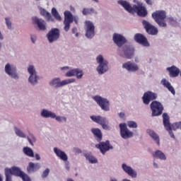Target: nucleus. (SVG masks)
I'll return each mask as SVG.
<instances>
[{"instance_id":"obj_1","label":"nucleus","mask_w":181,"mask_h":181,"mask_svg":"<svg viewBox=\"0 0 181 181\" xmlns=\"http://www.w3.org/2000/svg\"><path fill=\"white\" fill-rule=\"evenodd\" d=\"M118 4L123 6L129 13H137L138 16L141 18H145L148 15V11H146V8L144 7L142 2L138 1L133 6L128 1L124 0L118 1Z\"/></svg>"},{"instance_id":"obj_2","label":"nucleus","mask_w":181,"mask_h":181,"mask_svg":"<svg viewBox=\"0 0 181 181\" xmlns=\"http://www.w3.org/2000/svg\"><path fill=\"white\" fill-rule=\"evenodd\" d=\"M163 122L165 129L169 132L171 138H175V134H173L172 130L176 131V129H181V122L170 124V117H169L168 113L163 114Z\"/></svg>"},{"instance_id":"obj_3","label":"nucleus","mask_w":181,"mask_h":181,"mask_svg":"<svg viewBox=\"0 0 181 181\" xmlns=\"http://www.w3.org/2000/svg\"><path fill=\"white\" fill-rule=\"evenodd\" d=\"M152 18L160 28H166V11L163 10L156 11L152 13Z\"/></svg>"},{"instance_id":"obj_4","label":"nucleus","mask_w":181,"mask_h":181,"mask_svg":"<svg viewBox=\"0 0 181 181\" xmlns=\"http://www.w3.org/2000/svg\"><path fill=\"white\" fill-rule=\"evenodd\" d=\"M64 29L65 32H69V30L70 29V24L73 23V22H75V23H77V22H78V18L73 16V14L71 13V12L69 11H64Z\"/></svg>"},{"instance_id":"obj_5","label":"nucleus","mask_w":181,"mask_h":181,"mask_svg":"<svg viewBox=\"0 0 181 181\" xmlns=\"http://www.w3.org/2000/svg\"><path fill=\"white\" fill-rule=\"evenodd\" d=\"M4 172L6 181H12V175L21 177V176L23 173V172L21 170V168L15 166L12 167L11 168H5Z\"/></svg>"},{"instance_id":"obj_6","label":"nucleus","mask_w":181,"mask_h":181,"mask_svg":"<svg viewBox=\"0 0 181 181\" xmlns=\"http://www.w3.org/2000/svg\"><path fill=\"white\" fill-rule=\"evenodd\" d=\"M150 108L152 111V117H158V115H162V112H163V105L160 102L156 100L151 103Z\"/></svg>"},{"instance_id":"obj_7","label":"nucleus","mask_w":181,"mask_h":181,"mask_svg":"<svg viewBox=\"0 0 181 181\" xmlns=\"http://www.w3.org/2000/svg\"><path fill=\"white\" fill-rule=\"evenodd\" d=\"M97 63H98L99 66L97 68L98 73L99 74H104L108 70V62L107 60H104V57L103 55H99L97 58Z\"/></svg>"},{"instance_id":"obj_8","label":"nucleus","mask_w":181,"mask_h":181,"mask_svg":"<svg viewBox=\"0 0 181 181\" xmlns=\"http://www.w3.org/2000/svg\"><path fill=\"white\" fill-rule=\"evenodd\" d=\"M93 100L97 103L98 105L100 107L103 111H108L110 110V101L107 98L101 96H93Z\"/></svg>"},{"instance_id":"obj_9","label":"nucleus","mask_w":181,"mask_h":181,"mask_svg":"<svg viewBox=\"0 0 181 181\" xmlns=\"http://www.w3.org/2000/svg\"><path fill=\"white\" fill-rule=\"evenodd\" d=\"M74 81H76V79L74 78L65 79L60 81L59 78H55L49 83V86H54L55 88H59L60 87L67 86V84H71V83H74Z\"/></svg>"},{"instance_id":"obj_10","label":"nucleus","mask_w":181,"mask_h":181,"mask_svg":"<svg viewBox=\"0 0 181 181\" xmlns=\"http://www.w3.org/2000/svg\"><path fill=\"white\" fill-rule=\"evenodd\" d=\"M135 54V49L131 45H124L122 47V52L119 54L121 57L126 59H132Z\"/></svg>"},{"instance_id":"obj_11","label":"nucleus","mask_w":181,"mask_h":181,"mask_svg":"<svg viewBox=\"0 0 181 181\" xmlns=\"http://www.w3.org/2000/svg\"><path fill=\"white\" fill-rule=\"evenodd\" d=\"M120 129V135L123 139H128V138H132L134 136V133L127 127V124L120 123L119 125Z\"/></svg>"},{"instance_id":"obj_12","label":"nucleus","mask_w":181,"mask_h":181,"mask_svg":"<svg viewBox=\"0 0 181 181\" xmlns=\"http://www.w3.org/2000/svg\"><path fill=\"white\" fill-rule=\"evenodd\" d=\"M90 119L93 121V122H96V124H99L101 125L103 129H110V127L108 126V120L105 117L101 116H90Z\"/></svg>"},{"instance_id":"obj_13","label":"nucleus","mask_w":181,"mask_h":181,"mask_svg":"<svg viewBox=\"0 0 181 181\" xmlns=\"http://www.w3.org/2000/svg\"><path fill=\"white\" fill-rule=\"evenodd\" d=\"M156 98H158V94L149 90L144 93L142 96V100L145 105H148L151 101H153V100H156Z\"/></svg>"},{"instance_id":"obj_14","label":"nucleus","mask_w":181,"mask_h":181,"mask_svg":"<svg viewBox=\"0 0 181 181\" xmlns=\"http://www.w3.org/2000/svg\"><path fill=\"white\" fill-rule=\"evenodd\" d=\"M47 37L49 43H53L56 42L59 37H60V30L58 28H52L49 30L47 35Z\"/></svg>"},{"instance_id":"obj_15","label":"nucleus","mask_w":181,"mask_h":181,"mask_svg":"<svg viewBox=\"0 0 181 181\" xmlns=\"http://www.w3.org/2000/svg\"><path fill=\"white\" fill-rule=\"evenodd\" d=\"M142 25H144V29L146 30V32H147L148 35H158V28L154 25H153L152 24H151L149 22L144 20L142 21Z\"/></svg>"},{"instance_id":"obj_16","label":"nucleus","mask_w":181,"mask_h":181,"mask_svg":"<svg viewBox=\"0 0 181 181\" xmlns=\"http://www.w3.org/2000/svg\"><path fill=\"white\" fill-rule=\"evenodd\" d=\"M86 36L88 39H92V37H94L95 35V27L94 26V24L91 21H86Z\"/></svg>"},{"instance_id":"obj_17","label":"nucleus","mask_w":181,"mask_h":181,"mask_svg":"<svg viewBox=\"0 0 181 181\" xmlns=\"http://www.w3.org/2000/svg\"><path fill=\"white\" fill-rule=\"evenodd\" d=\"M95 148H98V149H100L101 153L103 155L105 154V152L110 151V149H112V146L110 144V141H102L100 142L99 144L95 145Z\"/></svg>"},{"instance_id":"obj_18","label":"nucleus","mask_w":181,"mask_h":181,"mask_svg":"<svg viewBox=\"0 0 181 181\" xmlns=\"http://www.w3.org/2000/svg\"><path fill=\"white\" fill-rule=\"evenodd\" d=\"M134 40L137 43H139V45L144 46V47H149V42H148V39L141 33L134 35Z\"/></svg>"},{"instance_id":"obj_19","label":"nucleus","mask_w":181,"mask_h":181,"mask_svg":"<svg viewBox=\"0 0 181 181\" xmlns=\"http://www.w3.org/2000/svg\"><path fill=\"white\" fill-rule=\"evenodd\" d=\"M28 71L30 74L28 78L29 82L33 85L36 84L37 83V75L36 74L35 66L30 65L28 69Z\"/></svg>"},{"instance_id":"obj_20","label":"nucleus","mask_w":181,"mask_h":181,"mask_svg":"<svg viewBox=\"0 0 181 181\" xmlns=\"http://www.w3.org/2000/svg\"><path fill=\"white\" fill-rule=\"evenodd\" d=\"M113 42L118 47H122L123 45L127 43V39L121 34L115 33L113 35Z\"/></svg>"},{"instance_id":"obj_21","label":"nucleus","mask_w":181,"mask_h":181,"mask_svg":"<svg viewBox=\"0 0 181 181\" xmlns=\"http://www.w3.org/2000/svg\"><path fill=\"white\" fill-rule=\"evenodd\" d=\"M33 25H37L39 30H46V21L36 16L32 18Z\"/></svg>"},{"instance_id":"obj_22","label":"nucleus","mask_w":181,"mask_h":181,"mask_svg":"<svg viewBox=\"0 0 181 181\" xmlns=\"http://www.w3.org/2000/svg\"><path fill=\"white\" fill-rule=\"evenodd\" d=\"M122 69H126L127 71H138V70H139L138 64L131 61L124 63L122 64Z\"/></svg>"},{"instance_id":"obj_23","label":"nucleus","mask_w":181,"mask_h":181,"mask_svg":"<svg viewBox=\"0 0 181 181\" xmlns=\"http://www.w3.org/2000/svg\"><path fill=\"white\" fill-rule=\"evenodd\" d=\"M5 72L13 78H18V74H16V67L11 66V64H7L5 66Z\"/></svg>"},{"instance_id":"obj_24","label":"nucleus","mask_w":181,"mask_h":181,"mask_svg":"<svg viewBox=\"0 0 181 181\" xmlns=\"http://www.w3.org/2000/svg\"><path fill=\"white\" fill-rule=\"evenodd\" d=\"M83 71L78 69H75L66 72L65 76L66 77H73L76 76V78H81L83 77Z\"/></svg>"},{"instance_id":"obj_25","label":"nucleus","mask_w":181,"mask_h":181,"mask_svg":"<svg viewBox=\"0 0 181 181\" xmlns=\"http://www.w3.org/2000/svg\"><path fill=\"white\" fill-rule=\"evenodd\" d=\"M54 152L57 155V156L59 158V159L64 160V162H66V160L69 159V158L67 157V154H66V153L62 151L60 148L54 147Z\"/></svg>"},{"instance_id":"obj_26","label":"nucleus","mask_w":181,"mask_h":181,"mask_svg":"<svg viewBox=\"0 0 181 181\" xmlns=\"http://www.w3.org/2000/svg\"><path fill=\"white\" fill-rule=\"evenodd\" d=\"M122 168L123 170L125 172V173H127L129 176H131V177H136V172H135L132 168L130 166L127 165V164L124 163L122 165Z\"/></svg>"},{"instance_id":"obj_27","label":"nucleus","mask_w":181,"mask_h":181,"mask_svg":"<svg viewBox=\"0 0 181 181\" xmlns=\"http://www.w3.org/2000/svg\"><path fill=\"white\" fill-rule=\"evenodd\" d=\"M168 71L170 73V77H177L180 73V69L175 66H172L171 67L167 68Z\"/></svg>"},{"instance_id":"obj_28","label":"nucleus","mask_w":181,"mask_h":181,"mask_svg":"<svg viewBox=\"0 0 181 181\" xmlns=\"http://www.w3.org/2000/svg\"><path fill=\"white\" fill-rule=\"evenodd\" d=\"M40 15L42 16H44V18H45V19H47L48 22L49 21L54 22V18H53V17L52 16V14H50V13H49L45 8H40Z\"/></svg>"},{"instance_id":"obj_29","label":"nucleus","mask_w":181,"mask_h":181,"mask_svg":"<svg viewBox=\"0 0 181 181\" xmlns=\"http://www.w3.org/2000/svg\"><path fill=\"white\" fill-rule=\"evenodd\" d=\"M91 132L93 134L95 139L98 142L103 141V133L100 129H92Z\"/></svg>"},{"instance_id":"obj_30","label":"nucleus","mask_w":181,"mask_h":181,"mask_svg":"<svg viewBox=\"0 0 181 181\" xmlns=\"http://www.w3.org/2000/svg\"><path fill=\"white\" fill-rule=\"evenodd\" d=\"M147 134L155 141V142L157 144V145L159 146L160 145V140L159 139V136L156 134L153 130L148 129L147 130Z\"/></svg>"},{"instance_id":"obj_31","label":"nucleus","mask_w":181,"mask_h":181,"mask_svg":"<svg viewBox=\"0 0 181 181\" xmlns=\"http://www.w3.org/2000/svg\"><path fill=\"white\" fill-rule=\"evenodd\" d=\"M161 84H163L165 88H168V91H170L175 95L176 94V92L175 91V88L173 86H172V84L170 83L169 81H166V79H162Z\"/></svg>"},{"instance_id":"obj_32","label":"nucleus","mask_w":181,"mask_h":181,"mask_svg":"<svg viewBox=\"0 0 181 181\" xmlns=\"http://www.w3.org/2000/svg\"><path fill=\"white\" fill-rule=\"evenodd\" d=\"M40 169V164L30 163L27 167L28 172H36Z\"/></svg>"},{"instance_id":"obj_33","label":"nucleus","mask_w":181,"mask_h":181,"mask_svg":"<svg viewBox=\"0 0 181 181\" xmlns=\"http://www.w3.org/2000/svg\"><path fill=\"white\" fill-rule=\"evenodd\" d=\"M42 117L44 118H56V114L47 110H42L41 112Z\"/></svg>"},{"instance_id":"obj_34","label":"nucleus","mask_w":181,"mask_h":181,"mask_svg":"<svg viewBox=\"0 0 181 181\" xmlns=\"http://www.w3.org/2000/svg\"><path fill=\"white\" fill-rule=\"evenodd\" d=\"M153 156L154 158H158L159 159H161L162 160H166V156H165V153L163 152L157 150L155 153L153 154Z\"/></svg>"},{"instance_id":"obj_35","label":"nucleus","mask_w":181,"mask_h":181,"mask_svg":"<svg viewBox=\"0 0 181 181\" xmlns=\"http://www.w3.org/2000/svg\"><path fill=\"white\" fill-rule=\"evenodd\" d=\"M23 152L27 156H29L30 158H34L35 153H33V150L29 147H24L23 148Z\"/></svg>"},{"instance_id":"obj_36","label":"nucleus","mask_w":181,"mask_h":181,"mask_svg":"<svg viewBox=\"0 0 181 181\" xmlns=\"http://www.w3.org/2000/svg\"><path fill=\"white\" fill-rule=\"evenodd\" d=\"M52 15L54 16V18L60 22L62 21V16H60V14H59V12L56 9V8H52Z\"/></svg>"},{"instance_id":"obj_37","label":"nucleus","mask_w":181,"mask_h":181,"mask_svg":"<svg viewBox=\"0 0 181 181\" xmlns=\"http://www.w3.org/2000/svg\"><path fill=\"white\" fill-rule=\"evenodd\" d=\"M85 157L86 158L87 160H89L90 163H97L98 162L97 158H95L94 156L88 153L85 154Z\"/></svg>"},{"instance_id":"obj_38","label":"nucleus","mask_w":181,"mask_h":181,"mask_svg":"<svg viewBox=\"0 0 181 181\" xmlns=\"http://www.w3.org/2000/svg\"><path fill=\"white\" fill-rule=\"evenodd\" d=\"M15 132L18 136H20V138H26V134H25L21 129H18V127H15Z\"/></svg>"},{"instance_id":"obj_39","label":"nucleus","mask_w":181,"mask_h":181,"mask_svg":"<svg viewBox=\"0 0 181 181\" xmlns=\"http://www.w3.org/2000/svg\"><path fill=\"white\" fill-rule=\"evenodd\" d=\"M83 15H90L94 13V8H83L82 11Z\"/></svg>"},{"instance_id":"obj_40","label":"nucleus","mask_w":181,"mask_h":181,"mask_svg":"<svg viewBox=\"0 0 181 181\" xmlns=\"http://www.w3.org/2000/svg\"><path fill=\"white\" fill-rule=\"evenodd\" d=\"M127 125L129 128H138V124L134 121L127 122Z\"/></svg>"},{"instance_id":"obj_41","label":"nucleus","mask_w":181,"mask_h":181,"mask_svg":"<svg viewBox=\"0 0 181 181\" xmlns=\"http://www.w3.org/2000/svg\"><path fill=\"white\" fill-rule=\"evenodd\" d=\"M20 177H21V179H23V181H32L30 180V177H29V175H28L27 174H25L23 172L21 174V175H20Z\"/></svg>"},{"instance_id":"obj_42","label":"nucleus","mask_w":181,"mask_h":181,"mask_svg":"<svg viewBox=\"0 0 181 181\" xmlns=\"http://www.w3.org/2000/svg\"><path fill=\"white\" fill-rule=\"evenodd\" d=\"M49 173H50V170L49 168L45 169V170L43 171L42 175V179L47 177V176H49Z\"/></svg>"},{"instance_id":"obj_43","label":"nucleus","mask_w":181,"mask_h":181,"mask_svg":"<svg viewBox=\"0 0 181 181\" xmlns=\"http://www.w3.org/2000/svg\"><path fill=\"white\" fill-rule=\"evenodd\" d=\"M54 118L57 121H58V122H62V121L66 122V121H67V119L64 117L56 116Z\"/></svg>"},{"instance_id":"obj_44","label":"nucleus","mask_w":181,"mask_h":181,"mask_svg":"<svg viewBox=\"0 0 181 181\" xmlns=\"http://www.w3.org/2000/svg\"><path fill=\"white\" fill-rule=\"evenodd\" d=\"M6 24L8 29H12V23L9 21V18H6Z\"/></svg>"},{"instance_id":"obj_45","label":"nucleus","mask_w":181,"mask_h":181,"mask_svg":"<svg viewBox=\"0 0 181 181\" xmlns=\"http://www.w3.org/2000/svg\"><path fill=\"white\" fill-rule=\"evenodd\" d=\"M74 151L76 152V153H81V150L80 148H74Z\"/></svg>"},{"instance_id":"obj_46","label":"nucleus","mask_w":181,"mask_h":181,"mask_svg":"<svg viewBox=\"0 0 181 181\" xmlns=\"http://www.w3.org/2000/svg\"><path fill=\"white\" fill-rule=\"evenodd\" d=\"M147 5H152V0H144Z\"/></svg>"},{"instance_id":"obj_47","label":"nucleus","mask_w":181,"mask_h":181,"mask_svg":"<svg viewBox=\"0 0 181 181\" xmlns=\"http://www.w3.org/2000/svg\"><path fill=\"white\" fill-rule=\"evenodd\" d=\"M119 117L120 118H124V117H125V113H124V112H120V113L119 114Z\"/></svg>"},{"instance_id":"obj_48","label":"nucleus","mask_w":181,"mask_h":181,"mask_svg":"<svg viewBox=\"0 0 181 181\" xmlns=\"http://www.w3.org/2000/svg\"><path fill=\"white\" fill-rule=\"evenodd\" d=\"M168 19L170 22H175V18H173V17H169Z\"/></svg>"},{"instance_id":"obj_49","label":"nucleus","mask_w":181,"mask_h":181,"mask_svg":"<svg viewBox=\"0 0 181 181\" xmlns=\"http://www.w3.org/2000/svg\"><path fill=\"white\" fill-rule=\"evenodd\" d=\"M35 159L37 160H40V156H39V154H35Z\"/></svg>"},{"instance_id":"obj_50","label":"nucleus","mask_w":181,"mask_h":181,"mask_svg":"<svg viewBox=\"0 0 181 181\" xmlns=\"http://www.w3.org/2000/svg\"><path fill=\"white\" fill-rule=\"evenodd\" d=\"M28 141L30 145L33 146V142H32V139H30V138L28 137Z\"/></svg>"},{"instance_id":"obj_51","label":"nucleus","mask_w":181,"mask_h":181,"mask_svg":"<svg viewBox=\"0 0 181 181\" xmlns=\"http://www.w3.org/2000/svg\"><path fill=\"white\" fill-rule=\"evenodd\" d=\"M76 32H77V28H74L72 29V33H76Z\"/></svg>"},{"instance_id":"obj_52","label":"nucleus","mask_w":181,"mask_h":181,"mask_svg":"<svg viewBox=\"0 0 181 181\" xmlns=\"http://www.w3.org/2000/svg\"><path fill=\"white\" fill-rule=\"evenodd\" d=\"M4 40V36L2 35V34L0 32V40Z\"/></svg>"},{"instance_id":"obj_53","label":"nucleus","mask_w":181,"mask_h":181,"mask_svg":"<svg viewBox=\"0 0 181 181\" xmlns=\"http://www.w3.org/2000/svg\"><path fill=\"white\" fill-rule=\"evenodd\" d=\"M31 40L33 43H35V42H36V39L33 38V37H31Z\"/></svg>"},{"instance_id":"obj_54","label":"nucleus","mask_w":181,"mask_h":181,"mask_svg":"<svg viewBox=\"0 0 181 181\" xmlns=\"http://www.w3.org/2000/svg\"><path fill=\"white\" fill-rule=\"evenodd\" d=\"M32 139H33V142H36V138H35V136H33V137H32Z\"/></svg>"},{"instance_id":"obj_55","label":"nucleus","mask_w":181,"mask_h":181,"mask_svg":"<svg viewBox=\"0 0 181 181\" xmlns=\"http://www.w3.org/2000/svg\"><path fill=\"white\" fill-rule=\"evenodd\" d=\"M153 165L155 166V168H158V164L156 163H153Z\"/></svg>"},{"instance_id":"obj_56","label":"nucleus","mask_w":181,"mask_h":181,"mask_svg":"<svg viewBox=\"0 0 181 181\" xmlns=\"http://www.w3.org/2000/svg\"><path fill=\"white\" fill-rule=\"evenodd\" d=\"M110 181H117V179L114 178V179H111Z\"/></svg>"},{"instance_id":"obj_57","label":"nucleus","mask_w":181,"mask_h":181,"mask_svg":"<svg viewBox=\"0 0 181 181\" xmlns=\"http://www.w3.org/2000/svg\"><path fill=\"white\" fill-rule=\"evenodd\" d=\"M75 36H76V37H78V33H76L75 34Z\"/></svg>"},{"instance_id":"obj_58","label":"nucleus","mask_w":181,"mask_h":181,"mask_svg":"<svg viewBox=\"0 0 181 181\" xmlns=\"http://www.w3.org/2000/svg\"><path fill=\"white\" fill-rule=\"evenodd\" d=\"M2 47V43L0 42V49Z\"/></svg>"},{"instance_id":"obj_59","label":"nucleus","mask_w":181,"mask_h":181,"mask_svg":"<svg viewBox=\"0 0 181 181\" xmlns=\"http://www.w3.org/2000/svg\"><path fill=\"white\" fill-rule=\"evenodd\" d=\"M0 181H2V177L0 175Z\"/></svg>"},{"instance_id":"obj_60","label":"nucleus","mask_w":181,"mask_h":181,"mask_svg":"<svg viewBox=\"0 0 181 181\" xmlns=\"http://www.w3.org/2000/svg\"><path fill=\"white\" fill-rule=\"evenodd\" d=\"M93 1H94L95 2H98V0H93Z\"/></svg>"},{"instance_id":"obj_61","label":"nucleus","mask_w":181,"mask_h":181,"mask_svg":"<svg viewBox=\"0 0 181 181\" xmlns=\"http://www.w3.org/2000/svg\"><path fill=\"white\" fill-rule=\"evenodd\" d=\"M71 11H74V8H71Z\"/></svg>"}]
</instances>
